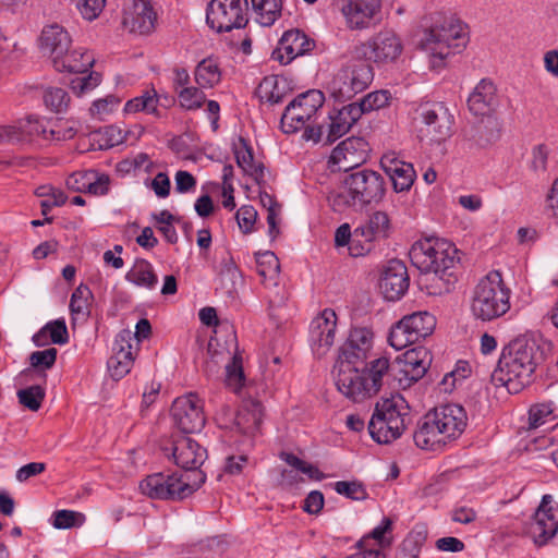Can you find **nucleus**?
<instances>
[{"label": "nucleus", "instance_id": "4c0bfd02", "mask_svg": "<svg viewBox=\"0 0 558 558\" xmlns=\"http://www.w3.org/2000/svg\"><path fill=\"white\" fill-rule=\"evenodd\" d=\"M94 56L88 51L68 50V52L54 61V69L59 72L84 73L93 66Z\"/></svg>", "mask_w": 558, "mask_h": 558}, {"label": "nucleus", "instance_id": "6ab92c4d", "mask_svg": "<svg viewBox=\"0 0 558 558\" xmlns=\"http://www.w3.org/2000/svg\"><path fill=\"white\" fill-rule=\"evenodd\" d=\"M337 315L331 308L322 311L310 325V344L317 357L327 354L335 343Z\"/></svg>", "mask_w": 558, "mask_h": 558}, {"label": "nucleus", "instance_id": "e433bc0d", "mask_svg": "<svg viewBox=\"0 0 558 558\" xmlns=\"http://www.w3.org/2000/svg\"><path fill=\"white\" fill-rule=\"evenodd\" d=\"M363 371L366 374L372 389H374L375 396L385 385H390L393 369L388 357L380 356L371 361L368 364H365Z\"/></svg>", "mask_w": 558, "mask_h": 558}, {"label": "nucleus", "instance_id": "864d4df0", "mask_svg": "<svg viewBox=\"0 0 558 558\" xmlns=\"http://www.w3.org/2000/svg\"><path fill=\"white\" fill-rule=\"evenodd\" d=\"M553 420L550 403L534 404L529 410V429H536Z\"/></svg>", "mask_w": 558, "mask_h": 558}, {"label": "nucleus", "instance_id": "9b49d317", "mask_svg": "<svg viewBox=\"0 0 558 558\" xmlns=\"http://www.w3.org/2000/svg\"><path fill=\"white\" fill-rule=\"evenodd\" d=\"M401 39L392 29H383L367 41L356 45L352 58L375 63H388L397 60L402 52Z\"/></svg>", "mask_w": 558, "mask_h": 558}, {"label": "nucleus", "instance_id": "9d476101", "mask_svg": "<svg viewBox=\"0 0 558 558\" xmlns=\"http://www.w3.org/2000/svg\"><path fill=\"white\" fill-rule=\"evenodd\" d=\"M325 101L324 94L312 89L295 97L286 107L281 117V129L287 134L296 133L306 123L314 122Z\"/></svg>", "mask_w": 558, "mask_h": 558}, {"label": "nucleus", "instance_id": "cd10ccee", "mask_svg": "<svg viewBox=\"0 0 558 558\" xmlns=\"http://www.w3.org/2000/svg\"><path fill=\"white\" fill-rule=\"evenodd\" d=\"M374 413L390 423L389 428L395 433L403 434L410 420L409 407L400 395L377 402Z\"/></svg>", "mask_w": 558, "mask_h": 558}, {"label": "nucleus", "instance_id": "c03bdc74", "mask_svg": "<svg viewBox=\"0 0 558 558\" xmlns=\"http://www.w3.org/2000/svg\"><path fill=\"white\" fill-rule=\"evenodd\" d=\"M50 121L37 117H28L27 119L21 121L19 125H14L19 129V135L23 136V142L32 141L36 137H41L43 140H48ZM22 143V141L20 142Z\"/></svg>", "mask_w": 558, "mask_h": 558}, {"label": "nucleus", "instance_id": "bb28decb", "mask_svg": "<svg viewBox=\"0 0 558 558\" xmlns=\"http://www.w3.org/2000/svg\"><path fill=\"white\" fill-rule=\"evenodd\" d=\"M131 342L132 331L128 329L121 330L114 340V354L108 361V368L114 379L125 376L133 365L134 356Z\"/></svg>", "mask_w": 558, "mask_h": 558}, {"label": "nucleus", "instance_id": "a19ab883", "mask_svg": "<svg viewBox=\"0 0 558 558\" xmlns=\"http://www.w3.org/2000/svg\"><path fill=\"white\" fill-rule=\"evenodd\" d=\"M195 81L202 88H210L221 80V71L217 60L206 58L202 60L194 72Z\"/></svg>", "mask_w": 558, "mask_h": 558}, {"label": "nucleus", "instance_id": "4468645a", "mask_svg": "<svg viewBox=\"0 0 558 558\" xmlns=\"http://www.w3.org/2000/svg\"><path fill=\"white\" fill-rule=\"evenodd\" d=\"M174 425L184 434L201 432L205 425V416L201 400L194 393L177 398L171 408Z\"/></svg>", "mask_w": 558, "mask_h": 558}, {"label": "nucleus", "instance_id": "1a4fd4ad", "mask_svg": "<svg viewBox=\"0 0 558 558\" xmlns=\"http://www.w3.org/2000/svg\"><path fill=\"white\" fill-rule=\"evenodd\" d=\"M436 318L428 312L405 315L396 323L389 332L388 342L396 350H402L432 335Z\"/></svg>", "mask_w": 558, "mask_h": 558}, {"label": "nucleus", "instance_id": "37998d69", "mask_svg": "<svg viewBox=\"0 0 558 558\" xmlns=\"http://www.w3.org/2000/svg\"><path fill=\"white\" fill-rule=\"evenodd\" d=\"M159 97L154 88L146 89L141 96L129 100L124 106V111L128 113L145 112L159 117L158 111Z\"/></svg>", "mask_w": 558, "mask_h": 558}, {"label": "nucleus", "instance_id": "393cba45", "mask_svg": "<svg viewBox=\"0 0 558 558\" xmlns=\"http://www.w3.org/2000/svg\"><path fill=\"white\" fill-rule=\"evenodd\" d=\"M380 166L390 178L396 192H405L411 189L416 178L412 163L401 160L396 153L390 151L383 155Z\"/></svg>", "mask_w": 558, "mask_h": 558}, {"label": "nucleus", "instance_id": "c756f323", "mask_svg": "<svg viewBox=\"0 0 558 558\" xmlns=\"http://www.w3.org/2000/svg\"><path fill=\"white\" fill-rule=\"evenodd\" d=\"M228 340L226 341V353L231 356V362L226 365V384L234 392H238L244 385V373L242 357L238 354V342L235 331L231 326H226Z\"/></svg>", "mask_w": 558, "mask_h": 558}, {"label": "nucleus", "instance_id": "09e8293b", "mask_svg": "<svg viewBox=\"0 0 558 558\" xmlns=\"http://www.w3.org/2000/svg\"><path fill=\"white\" fill-rule=\"evenodd\" d=\"M45 106L53 112L64 111L70 102L68 93L60 87H48L44 93Z\"/></svg>", "mask_w": 558, "mask_h": 558}, {"label": "nucleus", "instance_id": "774afa93", "mask_svg": "<svg viewBox=\"0 0 558 558\" xmlns=\"http://www.w3.org/2000/svg\"><path fill=\"white\" fill-rule=\"evenodd\" d=\"M75 135V130L64 121H57L49 124L48 140L59 142L71 140Z\"/></svg>", "mask_w": 558, "mask_h": 558}, {"label": "nucleus", "instance_id": "473e14b6", "mask_svg": "<svg viewBox=\"0 0 558 558\" xmlns=\"http://www.w3.org/2000/svg\"><path fill=\"white\" fill-rule=\"evenodd\" d=\"M390 233V219L385 211L373 213L364 225L354 230L355 238L361 236L365 243L386 239Z\"/></svg>", "mask_w": 558, "mask_h": 558}, {"label": "nucleus", "instance_id": "69168bd1", "mask_svg": "<svg viewBox=\"0 0 558 558\" xmlns=\"http://www.w3.org/2000/svg\"><path fill=\"white\" fill-rule=\"evenodd\" d=\"M75 2L80 13L87 21L97 19L106 4V0H75Z\"/></svg>", "mask_w": 558, "mask_h": 558}, {"label": "nucleus", "instance_id": "58836bf2", "mask_svg": "<svg viewBox=\"0 0 558 558\" xmlns=\"http://www.w3.org/2000/svg\"><path fill=\"white\" fill-rule=\"evenodd\" d=\"M125 279L138 287L154 289L158 278L154 272L153 265L145 259H137L132 269L126 274Z\"/></svg>", "mask_w": 558, "mask_h": 558}, {"label": "nucleus", "instance_id": "72a5a7b5", "mask_svg": "<svg viewBox=\"0 0 558 558\" xmlns=\"http://www.w3.org/2000/svg\"><path fill=\"white\" fill-rule=\"evenodd\" d=\"M496 105V88L489 81L482 80L469 96L468 106L475 116L488 113Z\"/></svg>", "mask_w": 558, "mask_h": 558}, {"label": "nucleus", "instance_id": "c85d7f7f", "mask_svg": "<svg viewBox=\"0 0 558 558\" xmlns=\"http://www.w3.org/2000/svg\"><path fill=\"white\" fill-rule=\"evenodd\" d=\"M40 49L48 54L52 63L63 57L71 47L72 38L69 32L59 24H51L44 27L39 38Z\"/></svg>", "mask_w": 558, "mask_h": 558}, {"label": "nucleus", "instance_id": "a211bd4d", "mask_svg": "<svg viewBox=\"0 0 558 558\" xmlns=\"http://www.w3.org/2000/svg\"><path fill=\"white\" fill-rule=\"evenodd\" d=\"M381 0H348L341 8L345 25L351 31L375 26L380 20Z\"/></svg>", "mask_w": 558, "mask_h": 558}, {"label": "nucleus", "instance_id": "338daca9", "mask_svg": "<svg viewBox=\"0 0 558 558\" xmlns=\"http://www.w3.org/2000/svg\"><path fill=\"white\" fill-rule=\"evenodd\" d=\"M100 83V74L97 72H92L88 76L85 77H76L71 81V88L72 90L77 95L81 96L92 89H94L96 86H98Z\"/></svg>", "mask_w": 558, "mask_h": 558}, {"label": "nucleus", "instance_id": "f257e3e1", "mask_svg": "<svg viewBox=\"0 0 558 558\" xmlns=\"http://www.w3.org/2000/svg\"><path fill=\"white\" fill-rule=\"evenodd\" d=\"M550 350V342L542 336L515 339L502 350L493 379L510 392H519L532 381L536 367L546 361Z\"/></svg>", "mask_w": 558, "mask_h": 558}, {"label": "nucleus", "instance_id": "e2e57ef3", "mask_svg": "<svg viewBox=\"0 0 558 558\" xmlns=\"http://www.w3.org/2000/svg\"><path fill=\"white\" fill-rule=\"evenodd\" d=\"M50 341L54 344H65L69 341L68 328L64 319H56L44 326Z\"/></svg>", "mask_w": 558, "mask_h": 558}, {"label": "nucleus", "instance_id": "4d7b16f0", "mask_svg": "<svg viewBox=\"0 0 558 558\" xmlns=\"http://www.w3.org/2000/svg\"><path fill=\"white\" fill-rule=\"evenodd\" d=\"M391 527V521L388 518H385L381 523L373 529V531L364 536L359 543L357 547H371L369 542L375 541L377 543V547L381 550L383 547L386 545H389V542L385 539V534L387 531H389Z\"/></svg>", "mask_w": 558, "mask_h": 558}, {"label": "nucleus", "instance_id": "49530a36", "mask_svg": "<svg viewBox=\"0 0 558 558\" xmlns=\"http://www.w3.org/2000/svg\"><path fill=\"white\" fill-rule=\"evenodd\" d=\"M390 423L380 417L379 414L373 413L368 423V432L371 437L378 444H390L398 439L402 434L395 433L389 428Z\"/></svg>", "mask_w": 558, "mask_h": 558}, {"label": "nucleus", "instance_id": "412c9836", "mask_svg": "<svg viewBox=\"0 0 558 558\" xmlns=\"http://www.w3.org/2000/svg\"><path fill=\"white\" fill-rule=\"evenodd\" d=\"M367 146L362 137H349L333 148L329 163L337 166L339 171L352 170L366 161Z\"/></svg>", "mask_w": 558, "mask_h": 558}, {"label": "nucleus", "instance_id": "f03ea898", "mask_svg": "<svg viewBox=\"0 0 558 558\" xmlns=\"http://www.w3.org/2000/svg\"><path fill=\"white\" fill-rule=\"evenodd\" d=\"M468 424L465 410L448 403L428 411L417 423L413 434L415 445L424 450L438 451L458 439Z\"/></svg>", "mask_w": 558, "mask_h": 558}, {"label": "nucleus", "instance_id": "0e129e2a", "mask_svg": "<svg viewBox=\"0 0 558 558\" xmlns=\"http://www.w3.org/2000/svg\"><path fill=\"white\" fill-rule=\"evenodd\" d=\"M235 218L242 232L250 233L256 222L257 211L253 206L244 205L238 209Z\"/></svg>", "mask_w": 558, "mask_h": 558}, {"label": "nucleus", "instance_id": "6e6552de", "mask_svg": "<svg viewBox=\"0 0 558 558\" xmlns=\"http://www.w3.org/2000/svg\"><path fill=\"white\" fill-rule=\"evenodd\" d=\"M374 72L368 62L353 58L343 65L330 82V94L338 101H345L365 90L373 82Z\"/></svg>", "mask_w": 558, "mask_h": 558}, {"label": "nucleus", "instance_id": "ea45409f", "mask_svg": "<svg viewBox=\"0 0 558 558\" xmlns=\"http://www.w3.org/2000/svg\"><path fill=\"white\" fill-rule=\"evenodd\" d=\"M251 3L262 26H271L281 15V0H251Z\"/></svg>", "mask_w": 558, "mask_h": 558}, {"label": "nucleus", "instance_id": "423d86ee", "mask_svg": "<svg viewBox=\"0 0 558 558\" xmlns=\"http://www.w3.org/2000/svg\"><path fill=\"white\" fill-rule=\"evenodd\" d=\"M205 474L155 473L144 478L140 488L142 493L153 499L182 500L191 496L205 482Z\"/></svg>", "mask_w": 558, "mask_h": 558}, {"label": "nucleus", "instance_id": "ddd939ff", "mask_svg": "<svg viewBox=\"0 0 558 558\" xmlns=\"http://www.w3.org/2000/svg\"><path fill=\"white\" fill-rule=\"evenodd\" d=\"M423 123L421 133L430 141L441 143L452 134L453 116L442 102H427L420 107Z\"/></svg>", "mask_w": 558, "mask_h": 558}, {"label": "nucleus", "instance_id": "f3484780", "mask_svg": "<svg viewBox=\"0 0 558 558\" xmlns=\"http://www.w3.org/2000/svg\"><path fill=\"white\" fill-rule=\"evenodd\" d=\"M166 454H171L174 463L191 474L199 472L198 468L204 463L207 451L197 441L186 435L173 436L170 447H163Z\"/></svg>", "mask_w": 558, "mask_h": 558}, {"label": "nucleus", "instance_id": "2f4dec72", "mask_svg": "<svg viewBox=\"0 0 558 558\" xmlns=\"http://www.w3.org/2000/svg\"><path fill=\"white\" fill-rule=\"evenodd\" d=\"M362 117V109L353 102L343 106L335 116H330L327 143L331 144L350 131L352 125Z\"/></svg>", "mask_w": 558, "mask_h": 558}, {"label": "nucleus", "instance_id": "de8ad7c7", "mask_svg": "<svg viewBox=\"0 0 558 558\" xmlns=\"http://www.w3.org/2000/svg\"><path fill=\"white\" fill-rule=\"evenodd\" d=\"M36 195L41 197V214L47 216L52 207L62 206L66 202V195L59 189L51 185H41L36 189Z\"/></svg>", "mask_w": 558, "mask_h": 558}, {"label": "nucleus", "instance_id": "3c124183", "mask_svg": "<svg viewBox=\"0 0 558 558\" xmlns=\"http://www.w3.org/2000/svg\"><path fill=\"white\" fill-rule=\"evenodd\" d=\"M332 487L337 494L352 500H364L367 498V492L359 481H338L332 484Z\"/></svg>", "mask_w": 558, "mask_h": 558}, {"label": "nucleus", "instance_id": "5701e85b", "mask_svg": "<svg viewBox=\"0 0 558 558\" xmlns=\"http://www.w3.org/2000/svg\"><path fill=\"white\" fill-rule=\"evenodd\" d=\"M430 354L424 347H416L405 351L401 356L397 357L400 365V373L403 377L399 378V383L404 386L421 379L430 365Z\"/></svg>", "mask_w": 558, "mask_h": 558}, {"label": "nucleus", "instance_id": "0eeeda50", "mask_svg": "<svg viewBox=\"0 0 558 558\" xmlns=\"http://www.w3.org/2000/svg\"><path fill=\"white\" fill-rule=\"evenodd\" d=\"M466 44V33L462 23L454 16L444 17L442 22L429 29L425 47L430 52L433 69H440L450 56L462 51Z\"/></svg>", "mask_w": 558, "mask_h": 558}, {"label": "nucleus", "instance_id": "4be33fe9", "mask_svg": "<svg viewBox=\"0 0 558 558\" xmlns=\"http://www.w3.org/2000/svg\"><path fill=\"white\" fill-rule=\"evenodd\" d=\"M379 288L388 301L399 300L409 288L407 266L399 259H391L385 266L380 277Z\"/></svg>", "mask_w": 558, "mask_h": 558}, {"label": "nucleus", "instance_id": "aec40b11", "mask_svg": "<svg viewBox=\"0 0 558 558\" xmlns=\"http://www.w3.org/2000/svg\"><path fill=\"white\" fill-rule=\"evenodd\" d=\"M554 504L551 495H544L529 525L527 533L537 546L547 544L558 532V521L556 520Z\"/></svg>", "mask_w": 558, "mask_h": 558}, {"label": "nucleus", "instance_id": "603ef678", "mask_svg": "<svg viewBox=\"0 0 558 558\" xmlns=\"http://www.w3.org/2000/svg\"><path fill=\"white\" fill-rule=\"evenodd\" d=\"M17 398L21 404L31 411H37L41 407L45 398V390L38 385L27 387L17 391Z\"/></svg>", "mask_w": 558, "mask_h": 558}, {"label": "nucleus", "instance_id": "dca6fc26", "mask_svg": "<svg viewBox=\"0 0 558 558\" xmlns=\"http://www.w3.org/2000/svg\"><path fill=\"white\" fill-rule=\"evenodd\" d=\"M336 386L353 402H363L375 396L366 374L357 365H338Z\"/></svg>", "mask_w": 558, "mask_h": 558}, {"label": "nucleus", "instance_id": "79ce46f5", "mask_svg": "<svg viewBox=\"0 0 558 558\" xmlns=\"http://www.w3.org/2000/svg\"><path fill=\"white\" fill-rule=\"evenodd\" d=\"M255 256L256 271L260 276L263 282L266 283V281H269V284L277 286V279L280 270L277 256L270 251L257 253Z\"/></svg>", "mask_w": 558, "mask_h": 558}, {"label": "nucleus", "instance_id": "8fccbe9b", "mask_svg": "<svg viewBox=\"0 0 558 558\" xmlns=\"http://www.w3.org/2000/svg\"><path fill=\"white\" fill-rule=\"evenodd\" d=\"M178 99L185 110H197L204 105L206 96L199 88L190 86L178 90Z\"/></svg>", "mask_w": 558, "mask_h": 558}, {"label": "nucleus", "instance_id": "f704fd0d", "mask_svg": "<svg viewBox=\"0 0 558 558\" xmlns=\"http://www.w3.org/2000/svg\"><path fill=\"white\" fill-rule=\"evenodd\" d=\"M255 93L262 102L278 105L289 96V88L283 78L270 75L262 80Z\"/></svg>", "mask_w": 558, "mask_h": 558}, {"label": "nucleus", "instance_id": "5fc2aeb1", "mask_svg": "<svg viewBox=\"0 0 558 558\" xmlns=\"http://www.w3.org/2000/svg\"><path fill=\"white\" fill-rule=\"evenodd\" d=\"M389 101V93L387 90H377L367 94L364 96L361 101L353 102L355 107L362 109V114L365 112H369L373 110H377L379 108L388 105Z\"/></svg>", "mask_w": 558, "mask_h": 558}, {"label": "nucleus", "instance_id": "13d9d810", "mask_svg": "<svg viewBox=\"0 0 558 558\" xmlns=\"http://www.w3.org/2000/svg\"><path fill=\"white\" fill-rule=\"evenodd\" d=\"M120 101V98L113 95L106 96L105 98H99L93 102L89 109L90 113L92 116L102 120L106 116L110 114L118 108Z\"/></svg>", "mask_w": 558, "mask_h": 558}, {"label": "nucleus", "instance_id": "7c9ffc66", "mask_svg": "<svg viewBox=\"0 0 558 558\" xmlns=\"http://www.w3.org/2000/svg\"><path fill=\"white\" fill-rule=\"evenodd\" d=\"M263 420V405L259 401L244 400L238 410L233 424L244 435H254Z\"/></svg>", "mask_w": 558, "mask_h": 558}, {"label": "nucleus", "instance_id": "bf43d9fd", "mask_svg": "<svg viewBox=\"0 0 558 558\" xmlns=\"http://www.w3.org/2000/svg\"><path fill=\"white\" fill-rule=\"evenodd\" d=\"M240 270L235 263L230 258L225 260L220 270V280L228 293L235 289L236 280L240 279Z\"/></svg>", "mask_w": 558, "mask_h": 558}, {"label": "nucleus", "instance_id": "20e7f679", "mask_svg": "<svg viewBox=\"0 0 558 558\" xmlns=\"http://www.w3.org/2000/svg\"><path fill=\"white\" fill-rule=\"evenodd\" d=\"M457 248L449 242L427 238L415 242L410 250V259L421 272L434 274L435 279L446 283L445 290L456 281L452 269L457 263Z\"/></svg>", "mask_w": 558, "mask_h": 558}, {"label": "nucleus", "instance_id": "a878e982", "mask_svg": "<svg viewBox=\"0 0 558 558\" xmlns=\"http://www.w3.org/2000/svg\"><path fill=\"white\" fill-rule=\"evenodd\" d=\"M156 19L150 0H133L124 10L123 25L132 33L145 35L155 28Z\"/></svg>", "mask_w": 558, "mask_h": 558}, {"label": "nucleus", "instance_id": "2eb2a0df", "mask_svg": "<svg viewBox=\"0 0 558 558\" xmlns=\"http://www.w3.org/2000/svg\"><path fill=\"white\" fill-rule=\"evenodd\" d=\"M374 345V332L369 327H352L340 348L338 365L364 364Z\"/></svg>", "mask_w": 558, "mask_h": 558}, {"label": "nucleus", "instance_id": "7ed1b4c3", "mask_svg": "<svg viewBox=\"0 0 558 558\" xmlns=\"http://www.w3.org/2000/svg\"><path fill=\"white\" fill-rule=\"evenodd\" d=\"M384 194L383 177L376 171L363 169L348 175L342 189L331 192L328 201L337 213H342L347 208L362 210L367 205L379 202Z\"/></svg>", "mask_w": 558, "mask_h": 558}, {"label": "nucleus", "instance_id": "6e6d98bb", "mask_svg": "<svg viewBox=\"0 0 558 558\" xmlns=\"http://www.w3.org/2000/svg\"><path fill=\"white\" fill-rule=\"evenodd\" d=\"M58 351L56 348H49L43 351H35L29 355V364L38 371L50 369L57 360Z\"/></svg>", "mask_w": 558, "mask_h": 558}, {"label": "nucleus", "instance_id": "f8f14e48", "mask_svg": "<svg viewBox=\"0 0 558 558\" xmlns=\"http://www.w3.org/2000/svg\"><path fill=\"white\" fill-rule=\"evenodd\" d=\"M247 0H211L206 11L207 24L218 33L242 28L247 22Z\"/></svg>", "mask_w": 558, "mask_h": 558}, {"label": "nucleus", "instance_id": "a18cd8bd", "mask_svg": "<svg viewBox=\"0 0 558 558\" xmlns=\"http://www.w3.org/2000/svg\"><path fill=\"white\" fill-rule=\"evenodd\" d=\"M92 298V291L85 284H80L73 291L70 300V311L73 316V319H86L89 316V305Z\"/></svg>", "mask_w": 558, "mask_h": 558}, {"label": "nucleus", "instance_id": "c9c22d12", "mask_svg": "<svg viewBox=\"0 0 558 558\" xmlns=\"http://www.w3.org/2000/svg\"><path fill=\"white\" fill-rule=\"evenodd\" d=\"M233 153L238 166L244 171V173L248 174L259 183V181L264 179L265 168L263 163L254 161L252 147L245 138H239L238 143L233 145Z\"/></svg>", "mask_w": 558, "mask_h": 558}, {"label": "nucleus", "instance_id": "052dcab7", "mask_svg": "<svg viewBox=\"0 0 558 558\" xmlns=\"http://www.w3.org/2000/svg\"><path fill=\"white\" fill-rule=\"evenodd\" d=\"M83 514L72 510H58L53 512V526L59 530L71 529L81 525Z\"/></svg>", "mask_w": 558, "mask_h": 558}, {"label": "nucleus", "instance_id": "39448f33", "mask_svg": "<svg viewBox=\"0 0 558 558\" xmlns=\"http://www.w3.org/2000/svg\"><path fill=\"white\" fill-rule=\"evenodd\" d=\"M510 294L511 291L504 282L501 272L489 271L474 288L471 311L483 322L501 317L510 308Z\"/></svg>", "mask_w": 558, "mask_h": 558}, {"label": "nucleus", "instance_id": "680f3d73", "mask_svg": "<svg viewBox=\"0 0 558 558\" xmlns=\"http://www.w3.org/2000/svg\"><path fill=\"white\" fill-rule=\"evenodd\" d=\"M423 541L424 538L420 534L416 536L410 534L399 546L396 558H418Z\"/></svg>", "mask_w": 558, "mask_h": 558}, {"label": "nucleus", "instance_id": "b1692460", "mask_svg": "<svg viewBox=\"0 0 558 558\" xmlns=\"http://www.w3.org/2000/svg\"><path fill=\"white\" fill-rule=\"evenodd\" d=\"M315 47V41L300 29H289L283 33L279 47L272 51V59L281 64H288L299 56H303Z\"/></svg>", "mask_w": 558, "mask_h": 558}]
</instances>
